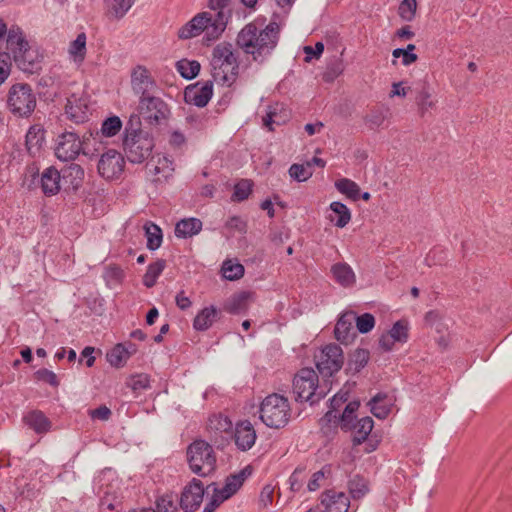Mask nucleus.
Segmentation results:
<instances>
[{
    "mask_svg": "<svg viewBox=\"0 0 512 512\" xmlns=\"http://www.w3.org/2000/svg\"><path fill=\"white\" fill-rule=\"evenodd\" d=\"M280 27L270 22L264 28L256 22L246 24L238 33L237 46L246 54L252 55L254 61L262 62L277 46Z\"/></svg>",
    "mask_w": 512,
    "mask_h": 512,
    "instance_id": "f257e3e1",
    "label": "nucleus"
},
{
    "mask_svg": "<svg viewBox=\"0 0 512 512\" xmlns=\"http://www.w3.org/2000/svg\"><path fill=\"white\" fill-rule=\"evenodd\" d=\"M155 146L153 137L141 129L138 115H132L125 126L123 148L131 163H142L151 155Z\"/></svg>",
    "mask_w": 512,
    "mask_h": 512,
    "instance_id": "f03ea898",
    "label": "nucleus"
},
{
    "mask_svg": "<svg viewBox=\"0 0 512 512\" xmlns=\"http://www.w3.org/2000/svg\"><path fill=\"white\" fill-rule=\"evenodd\" d=\"M211 67L215 82L228 87L234 83L238 76L239 62L230 43L218 44L213 49Z\"/></svg>",
    "mask_w": 512,
    "mask_h": 512,
    "instance_id": "7ed1b4c3",
    "label": "nucleus"
},
{
    "mask_svg": "<svg viewBox=\"0 0 512 512\" xmlns=\"http://www.w3.org/2000/svg\"><path fill=\"white\" fill-rule=\"evenodd\" d=\"M259 413L261 421L267 427L280 429L288 424L291 417V408L286 397L273 393L263 399Z\"/></svg>",
    "mask_w": 512,
    "mask_h": 512,
    "instance_id": "20e7f679",
    "label": "nucleus"
},
{
    "mask_svg": "<svg viewBox=\"0 0 512 512\" xmlns=\"http://www.w3.org/2000/svg\"><path fill=\"white\" fill-rule=\"evenodd\" d=\"M187 461L191 471L200 476L206 477L216 469V455L213 447L205 440H194L187 447Z\"/></svg>",
    "mask_w": 512,
    "mask_h": 512,
    "instance_id": "39448f33",
    "label": "nucleus"
},
{
    "mask_svg": "<svg viewBox=\"0 0 512 512\" xmlns=\"http://www.w3.org/2000/svg\"><path fill=\"white\" fill-rule=\"evenodd\" d=\"M7 109L17 118L27 119L35 111L36 95L28 83H15L7 93Z\"/></svg>",
    "mask_w": 512,
    "mask_h": 512,
    "instance_id": "423d86ee",
    "label": "nucleus"
},
{
    "mask_svg": "<svg viewBox=\"0 0 512 512\" xmlns=\"http://www.w3.org/2000/svg\"><path fill=\"white\" fill-rule=\"evenodd\" d=\"M293 394L296 401L310 402L311 405L325 397V392L318 386V375L312 368H302L294 376Z\"/></svg>",
    "mask_w": 512,
    "mask_h": 512,
    "instance_id": "0eeeda50",
    "label": "nucleus"
},
{
    "mask_svg": "<svg viewBox=\"0 0 512 512\" xmlns=\"http://www.w3.org/2000/svg\"><path fill=\"white\" fill-rule=\"evenodd\" d=\"M139 115L150 125H159L166 121L170 114L168 104L160 97L151 95L139 99Z\"/></svg>",
    "mask_w": 512,
    "mask_h": 512,
    "instance_id": "6e6552de",
    "label": "nucleus"
},
{
    "mask_svg": "<svg viewBox=\"0 0 512 512\" xmlns=\"http://www.w3.org/2000/svg\"><path fill=\"white\" fill-rule=\"evenodd\" d=\"M315 362L318 372L323 377H331L337 373L344 364L342 348L334 343L324 346L315 355Z\"/></svg>",
    "mask_w": 512,
    "mask_h": 512,
    "instance_id": "1a4fd4ad",
    "label": "nucleus"
},
{
    "mask_svg": "<svg viewBox=\"0 0 512 512\" xmlns=\"http://www.w3.org/2000/svg\"><path fill=\"white\" fill-rule=\"evenodd\" d=\"M84 143L77 133L65 131L56 139L55 156L61 161H73L81 152L85 154Z\"/></svg>",
    "mask_w": 512,
    "mask_h": 512,
    "instance_id": "9d476101",
    "label": "nucleus"
},
{
    "mask_svg": "<svg viewBox=\"0 0 512 512\" xmlns=\"http://www.w3.org/2000/svg\"><path fill=\"white\" fill-rule=\"evenodd\" d=\"M204 486L201 480L193 478L184 488L180 496L179 505L184 512L197 511L204 497Z\"/></svg>",
    "mask_w": 512,
    "mask_h": 512,
    "instance_id": "9b49d317",
    "label": "nucleus"
},
{
    "mask_svg": "<svg viewBox=\"0 0 512 512\" xmlns=\"http://www.w3.org/2000/svg\"><path fill=\"white\" fill-rule=\"evenodd\" d=\"M131 87L139 99L154 95L157 84L149 70L142 65L136 66L131 72Z\"/></svg>",
    "mask_w": 512,
    "mask_h": 512,
    "instance_id": "f8f14e48",
    "label": "nucleus"
},
{
    "mask_svg": "<svg viewBox=\"0 0 512 512\" xmlns=\"http://www.w3.org/2000/svg\"><path fill=\"white\" fill-rule=\"evenodd\" d=\"M125 161L121 153L110 149L101 155L98 162L99 174L108 180L118 178L124 170Z\"/></svg>",
    "mask_w": 512,
    "mask_h": 512,
    "instance_id": "ddd939ff",
    "label": "nucleus"
},
{
    "mask_svg": "<svg viewBox=\"0 0 512 512\" xmlns=\"http://www.w3.org/2000/svg\"><path fill=\"white\" fill-rule=\"evenodd\" d=\"M213 95L212 81L197 82L196 84L189 85L184 91V100L187 104H192L197 107H205Z\"/></svg>",
    "mask_w": 512,
    "mask_h": 512,
    "instance_id": "4468645a",
    "label": "nucleus"
},
{
    "mask_svg": "<svg viewBox=\"0 0 512 512\" xmlns=\"http://www.w3.org/2000/svg\"><path fill=\"white\" fill-rule=\"evenodd\" d=\"M231 0H208V7L215 11L213 34L219 37L232 17Z\"/></svg>",
    "mask_w": 512,
    "mask_h": 512,
    "instance_id": "2eb2a0df",
    "label": "nucleus"
},
{
    "mask_svg": "<svg viewBox=\"0 0 512 512\" xmlns=\"http://www.w3.org/2000/svg\"><path fill=\"white\" fill-rule=\"evenodd\" d=\"M233 438L237 449L246 452L254 446L257 434L249 420H242L236 423Z\"/></svg>",
    "mask_w": 512,
    "mask_h": 512,
    "instance_id": "dca6fc26",
    "label": "nucleus"
},
{
    "mask_svg": "<svg viewBox=\"0 0 512 512\" xmlns=\"http://www.w3.org/2000/svg\"><path fill=\"white\" fill-rule=\"evenodd\" d=\"M355 313H343L334 329L335 338L342 344L348 345L356 337V329L354 328Z\"/></svg>",
    "mask_w": 512,
    "mask_h": 512,
    "instance_id": "f3484780",
    "label": "nucleus"
},
{
    "mask_svg": "<svg viewBox=\"0 0 512 512\" xmlns=\"http://www.w3.org/2000/svg\"><path fill=\"white\" fill-rule=\"evenodd\" d=\"M321 504L324 506L325 512H348L350 500L344 492L331 489L321 494Z\"/></svg>",
    "mask_w": 512,
    "mask_h": 512,
    "instance_id": "a211bd4d",
    "label": "nucleus"
},
{
    "mask_svg": "<svg viewBox=\"0 0 512 512\" xmlns=\"http://www.w3.org/2000/svg\"><path fill=\"white\" fill-rule=\"evenodd\" d=\"M147 168L156 176L155 181H167L174 172L173 160L166 155H157L148 163Z\"/></svg>",
    "mask_w": 512,
    "mask_h": 512,
    "instance_id": "6ab92c4d",
    "label": "nucleus"
},
{
    "mask_svg": "<svg viewBox=\"0 0 512 512\" xmlns=\"http://www.w3.org/2000/svg\"><path fill=\"white\" fill-rule=\"evenodd\" d=\"M67 117L75 123H83L88 119V106L86 101L75 94L67 98L65 106Z\"/></svg>",
    "mask_w": 512,
    "mask_h": 512,
    "instance_id": "aec40b11",
    "label": "nucleus"
},
{
    "mask_svg": "<svg viewBox=\"0 0 512 512\" xmlns=\"http://www.w3.org/2000/svg\"><path fill=\"white\" fill-rule=\"evenodd\" d=\"M61 174L60 171L54 167L49 166L45 168L41 174V189L45 196L56 195L61 189Z\"/></svg>",
    "mask_w": 512,
    "mask_h": 512,
    "instance_id": "412c9836",
    "label": "nucleus"
},
{
    "mask_svg": "<svg viewBox=\"0 0 512 512\" xmlns=\"http://www.w3.org/2000/svg\"><path fill=\"white\" fill-rule=\"evenodd\" d=\"M25 145L30 156L35 157L45 143V130L40 124L32 125L26 133Z\"/></svg>",
    "mask_w": 512,
    "mask_h": 512,
    "instance_id": "4be33fe9",
    "label": "nucleus"
},
{
    "mask_svg": "<svg viewBox=\"0 0 512 512\" xmlns=\"http://www.w3.org/2000/svg\"><path fill=\"white\" fill-rule=\"evenodd\" d=\"M415 103L420 116H424L430 109L436 105V101L432 99V94L427 83H421L415 89Z\"/></svg>",
    "mask_w": 512,
    "mask_h": 512,
    "instance_id": "5701e85b",
    "label": "nucleus"
},
{
    "mask_svg": "<svg viewBox=\"0 0 512 512\" xmlns=\"http://www.w3.org/2000/svg\"><path fill=\"white\" fill-rule=\"evenodd\" d=\"M331 273L335 282L344 288L352 287L356 282L353 269L345 262L332 265Z\"/></svg>",
    "mask_w": 512,
    "mask_h": 512,
    "instance_id": "b1692460",
    "label": "nucleus"
},
{
    "mask_svg": "<svg viewBox=\"0 0 512 512\" xmlns=\"http://www.w3.org/2000/svg\"><path fill=\"white\" fill-rule=\"evenodd\" d=\"M61 178L64 184H67L68 188L77 190L84 179V169L76 164L71 163L60 171Z\"/></svg>",
    "mask_w": 512,
    "mask_h": 512,
    "instance_id": "393cba45",
    "label": "nucleus"
},
{
    "mask_svg": "<svg viewBox=\"0 0 512 512\" xmlns=\"http://www.w3.org/2000/svg\"><path fill=\"white\" fill-rule=\"evenodd\" d=\"M202 226V221L198 218H185L176 223L174 233L177 238L186 239L199 234Z\"/></svg>",
    "mask_w": 512,
    "mask_h": 512,
    "instance_id": "a878e982",
    "label": "nucleus"
},
{
    "mask_svg": "<svg viewBox=\"0 0 512 512\" xmlns=\"http://www.w3.org/2000/svg\"><path fill=\"white\" fill-rule=\"evenodd\" d=\"M23 421L29 428L38 434L48 432L51 427L50 420L42 411L39 410H33L26 414Z\"/></svg>",
    "mask_w": 512,
    "mask_h": 512,
    "instance_id": "bb28decb",
    "label": "nucleus"
},
{
    "mask_svg": "<svg viewBox=\"0 0 512 512\" xmlns=\"http://www.w3.org/2000/svg\"><path fill=\"white\" fill-rule=\"evenodd\" d=\"M219 311L213 305L200 310L193 320V328L196 331H206L216 321Z\"/></svg>",
    "mask_w": 512,
    "mask_h": 512,
    "instance_id": "cd10ccee",
    "label": "nucleus"
},
{
    "mask_svg": "<svg viewBox=\"0 0 512 512\" xmlns=\"http://www.w3.org/2000/svg\"><path fill=\"white\" fill-rule=\"evenodd\" d=\"M134 4V0H104L107 16L121 20Z\"/></svg>",
    "mask_w": 512,
    "mask_h": 512,
    "instance_id": "c85d7f7f",
    "label": "nucleus"
},
{
    "mask_svg": "<svg viewBox=\"0 0 512 512\" xmlns=\"http://www.w3.org/2000/svg\"><path fill=\"white\" fill-rule=\"evenodd\" d=\"M374 426V421L371 417L366 416L358 420L357 422L352 423L353 431V444L355 446L363 443L371 433Z\"/></svg>",
    "mask_w": 512,
    "mask_h": 512,
    "instance_id": "c756f323",
    "label": "nucleus"
},
{
    "mask_svg": "<svg viewBox=\"0 0 512 512\" xmlns=\"http://www.w3.org/2000/svg\"><path fill=\"white\" fill-rule=\"evenodd\" d=\"M13 59L17 66L25 72H32L37 65V56L34 51L30 49L29 43L27 44V47H23L21 51H15Z\"/></svg>",
    "mask_w": 512,
    "mask_h": 512,
    "instance_id": "7c9ffc66",
    "label": "nucleus"
},
{
    "mask_svg": "<svg viewBox=\"0 0 512 512\" xmlns=\"http://www.w3.org/2000/svg\"><path fill=\"white\" fill-rule=\"evenodd\" d=\"M331 211L337 216L334 218L329 216V220L338 228L345 227L351 220V212L349 208L342 202L334 201L330 204Z\"/></svg>",
    "mask_w": 512,
    "mask_h": 512,
    "instance_id": "2f4dec72",
    "label": "nucleus"
},
{
    "mask_svg": "<svg viewBox=\"0 0 512 512\" xmlns=\"http://www.w3.org/2000/svg\"><path fill=\"white\" fill-rule=\"evenodd\" d=\"M86 34L79 33L75 40H73L68 49L70 58L77 64H82L86 56Z\"/></svg>",
    "mask_w": 512,
    "mask_h": 512,
    "instance_id": "473e14b6",
    "label": "nucleus"
},
{
    "mask_svg": "<svg viewBox=\"0 0 512 512\" xmlns=\"http://www.w3.org/2000/svg\"><path fill=\"white\" fill-rule=\"evenodd\" d=\"M7 49L11 51L13 56L15 51H21L23 47H27L28 41L25 39L20 27L12 26L7 32Z\"/></svg>",
    "mask_w": 512,
    "mask_h": 512,
    "instance_id": "72a5a7b5",
    "label": "nucleus"
},
{
    "mask_svg": "<svg viewBox=\"0 0 512 512\" xmlns=\"http://www.w3.org/2000/svg\"><path fill=\"white\" fill-rule=\"evenodd\" d=\"M192 22H194V25L196 28L200 31V33L206 31V34L209 39L215 40L218 37L214 36L213 34V24L214 21V15H212L209 12H201L196 14L192 19Z\"/></svg>",
    "mask_w": 512,
    "mask_h": 512,
    "instance_id": "f704fd0d",
    "label": "nucleus"
},
{
    "mask_svg": "<svg viewBox=\"0 0 512 512\" xmlns=\"http://www.w3.org/2000/svg\"><path fill=\"white\" fill-rule=\"evenodd\" d=\"M250 475L251 469L249 466H247L240 470L238 473L228 476L223 486L225 491H229L232 496L235 495Z\"/></svg>",
    "mask_w": 512,
    "mask_h": 512,
    "instance_id": "c9c22d12",
    "label": "nucleus"
},
{
    "mask_svg": "<svg viewBox=\"0 0 512 512\" xmlns=\"http://www.w3.org/2000/svg\"><path fill=\"white\" fill-rule=\"evenodd\" d=\"M145 234L147 238V248L151 251L158 249L163 240L161 228L153 222H146L144 225Z\"/></svg>",
    "mask_w": 512,
    "mask_h": 512,
    "instance_id": "e433bc0d",
    "label": "nucleus"
},
{
    "mask_svg": "<svg viewBox=\"0 0 512 512\" xmlns=\"http://www.w3.org/2000/svg\"><path fill=\"white\" fill-rule=\"evenodd\" d=\"M165 266L166 261L164 259H158L157 261L150 263L143 276V285L147 288H152L156 284L158 277L165 269Z\"/></svg>",
    "mask_w": 512,
    "mask_h": 512,
    "instance_id": "4c0bfd02",
    "label": "nucleus"
},
{
    "mask_svg": "<svg viewBox=\"0 0 512 512\" xmlns=\"http://www.w3.org/2000/svg\"><path fill=\"white\" fill-rule=\"evenodd\" d=\"M200 63L196 60L181 59L176 63L178 73L185 79L191 80L200 72Z\"/></svg>",
    "mask_w": 512,
    "mask_h": 512,
    "instance_id": "58836bf2",
    "label": "nucleus"
},
{
    "mask_svg": "<svg viewBox=\"0 0 512 512\" xmlns=\"http://www.w3.org/2000/svg\"><path fill=\"white\" fill-rule=\"evenodd\" d=\"M360 407V402L357 400L350 401L341 416H339L341 429L344 431H349L352 429V423L354 422L356 416L355 413Z\"/></svg>",
    "mask_w": 512,
    "mask_h": 512,
    "instance_id": "ea45409f",
    "label": "nucleus"
},
{
    "mask_svg": "<svg viewBox=\"0 0 512 512\" xmlns=\"http://www.w3.org/2000/svg\"><path fill=\"white\" fill-rule=\"evenodd\" d=\"M335 187L340 193L346 195L352 200H357L360 196L359 185L348 178L337 180L335 182Z\"/></svg>",
    "mask_w": 512,
    "mask_h": 512,
    "instance_id": "a19ab883",
    "label": "nucleus"
},
{
    "mask_svg": "<svg viewBox=\"0 0 512 512\" xmlns=\"http://www.w3.org/2000/svg\"><path fill=\"white\" fill-rule=\"evenodd\" d=\"M249 293L241 292L234 295L230 301L226 304L225 310L230 314H240L247 309V301Z\"/></svg>",
    "mask_w": 512,
    "mask_h": 512,
    "instance_id": "79ce46f5",
    "label": "nucleus"
},
{
    "mask_svg": "<svg viewBox=\"0 0 512 512\" xmlns=\"http://www.w3.org/2000/svg\"><path fill=\"white\" fill-rule=\"evenodd\" d=\"M278 104L271 106L267 114L263 117V125L268 128L269 131H273V125H281L286 122L289 118V114L284 111V115L277 112Z\"/></svg>",
    "mask_w": 512,
    "mask_h": 512,
    "instance_id": "37998d69",
    "label": "nucleus"
},
{
    "mask_svg": "<svg viewBox=\"0 0 512 512\" xmlns=\"http://www.w3.org/2000/svg\"><path fill=\"white\" fill-rule=\"evenodd\" d=\"M288 172L290 177L298 182L307 181L313 175L311 162H306V164H292Z\"/></svg>",
    "mask_w": 512,
    "mask_h": 512,
    "instance_id": "c03bdc74",
    "label": "nucleus"
},
{
    "mask_svg": "<svg viewBox=\"0 0 512 512\" xmlns=\"http://www.w3.org/2000/svg\"><path fill=\"white\" fill-rule=\"evenodd\" d=\"M124 351V347L121 344H116L106 354V359L109 364L116 368L123 367L128 360L127 354H125Z\"/></svg>",
    "mask_w": 512,
    "mask_h": 512,
    "instance_id": "a18cd8bd",
    "label": "nucleus"
},
{
    "mask_svg": "<svg viewBox=\"0 0 512 512\" xmlns=\"http://www.w3.org/2000/svg\"><path fill=\"white\" fill-rule=\"evenodd\" d=\"M121 128V119L118 116L113 115L102 122L100 133L104 137H113L120 132Z\"/></svg>",
    "mask_w": 512,
    "mask_h": 512,
    "instance_id": "49530a36",
    "label": "nucleus"
},
{
    "mask_svg": "<svg viewBox=\"0 0 512 512\" xmlns=\"http://www.w3.org/2000/svg\"><path fill=\"white\" fill-rule=\"evenodd\" d=\"M223 276L230 280H238L244 275V266L232 260H225L222 265Z\"/></svg>",
    "mask_w": 512,
    "mask_h": 512,
    "instance_id": "de8ad7c7",
    "label": "nucleus"
},
{
    "mask_svg": "<svg viewBox=\"0 0 512 512\" xmlns=\"http://www.w3.org/2000/svg\"><path fill=\"white\" fill-rule=\"evenodd\" d=\"M417 0H402L398 7V15L405 22H412L416 17Z\"/></svg>",
    "mask_w": 512,
    "mask_h": 512,
    "instance_id": "09e8293b",
    "label": "nucleus"
},
{
    "mask_svg": "<svg viewBox=\"0 0 512 512\" xmlns=\"http://www.w3.org/2000/svg\"><path fill=\"white\" fill-rule=\"evenodd\" d=\"M388 109H372L364 118L365 123L372 130L379 128L387 118Z\"/></svg>",
    "mask_w": 512,
    "mask_h": 512,
    "instance_id": "8fccbe9b",
    "label": "nucleus"
},
{
    "mask_svg": "<svg viewBox=\"0 0 512 512\" xmlns=\"http://www.w3.org/2000/svg\"><path fill=\"white\" fill-rule=\"evenodd\" d=\"M208 428L216 432H228L232 429V422L229 417L222 414L213 415L209 418Z\"/></svg>",
    "mask_w": 512,
    "mask_h": 512,
    "instance_id": "3c124183",
    "label": "nucleus"
},
{
    "mask_svg": "<svg viewBox=\"0 0 512 512\" xmlns=\"http://www.w3.org/2000/svg\"><path fill=\"white\" fill-rule=\"evenodd\" d=\"M253 183L248 179H242L234 186L232 200L241 202L246 200L252 192Z\"/></svg>",
    "mask_w": 512,
    "mask_h": 512,
    "instance_id": "603ef678",
    "label": "nucleus"
},
{
    "mask_svg": "<svg viewBox=\"0 0 512 512\" xmlns=\"http://www.w3.org/2000/svg\"><path fill=\"white\" fill-rule=\"evenodd\" d=\"M331 474V467L329 465L323 466L319 471L312 474L307 488L309 491H316L324 485L325 479Z\"/></svg>",
    "mask_w": 512,
    "mask_h": 512,
    "instance_id": "864d4df0",
    "label": "nucleus"
},
{
    "mask_svg": "<svg viewBox=\"0 0 512 512\" xmlns=\"http://www.w3.org/2000/svg\"><path fill=\"white\" fill-rule=\"evenodd\" d=\"M409 325L406 320H398L388 331L390 336L396 340V342L405 343L408 340Z\"/></svg>",
    "mask_w": 512,
    "mask_h": 512,
    "instance_id": "5fc2aeb1",
    "label": "nucleus"
},
{
    "mask_svg": "<svg viewBox=\"0 0 512 512\" xmlns=\"http://www.w3.org/2000/svg\"><path fill=\"white\" fill-rule=\"evenodd\" d=\"M385 398V394L378 393L369 401L372 414L379 419L386 418L390 412V409L387 406L380 404Z\"/></svg>",
    "mask_w": 512,
    "mask_h": 512,
    "instance_id": "6e6d98bb",
    "label": "nucleus"
},
{
    "mask_svg": "<svg viewBox=\"0 0 512 512\" xmlns=\"http://www.w3.org/2000/svg\"><path fill=\"white\" fill-rule=\"evenodd\" d=\"M103 278L109 286L120 284L124 278V271L118 265H109L105 268Z\"/></svg>",
    "mask_w": 512,
    "mask_h": 512,
    "instance_id": "4d7b16f0",
    "label": "nucleus"
},
{
    "mask_svg": "<svg viewBox=\"0 0 512 512\" xmlns=\"http://www.w3.org/2000/svg\"><path fill=\"white\" fill-rule=\"evenodd\" d=\"M354 323L356 330L362 334L370 332L375 326V318L371 313H364L360 316L355 314Z\"/></svg>",
    "mask_w": 512,
    "mask_h": 512,
    "instance_id": "13d9d810",
    "label": "nucleus"
},
{
    "mask_svg": "<svg viewBox=\"0 0 512 512\" xmlns=\"http://www.w3.org/2000/svg\"><path fill=\"white\" fill-rule=\"evenodd\" d=\"M348 487L349 492L354 499H359L368 492V487L365 480L359 476H356L350 480Z\"/></svg>",
    "mask_w": 512,
    "mask_h": 512,
    "instance_id": "bf43d9fd",
    "label": "nucleus"
},
{
    "mask_svg": "<svg viewBox=\"0 0 512 512\" xmlns=\"http://www.w3.org/2000/svg\"><path fill=\"white\" fill-rule=\"evenodd\" d=\"M127 386L134 391L145 390L150 386V378L144 373L133 375L127 381Z\"/></svg>",
    "mask_w": 512,
    "mask_h": 512,
    "instance_id": "052dcab7",
    "label": "nucleus"
},
{
    "mask_svg": "<svg viewBox=\"0 0 512 512\" xmlns=\"http://www.w3.org/2000/svg\"><path fill=\"white\" fill-rule=\"evenodd\" d=\"M156 512H176L177 507L174 504L172 494H164L156 500Z\"/></svg>",
    "mask_w": 512,
    "mask_h": 512,
    "instance_id": "680f3d73",
    "label": "nucleus"
},
{
    "mask_svg": "<svg viewBox=\"0 0 512 512\" xmlns=\"http://www.w3.org/2000/svg\"><path fill=\"white\" fill-rule=\"evenodd\" d=\"M35 379L44 383H48L52 387H58L59 381L57 375L46 368H41L34 373Z\"/></svg>",
    "mask_w": 512,
    "mask_h": 512,
    "instance_id": "e2e57ef3",
    "label": "nucleus"
},
{
    "mask_svg": "<svg viewBox=\"0 0 512 512\" xmlns=\"http://www.w3.org/2000/svg\"><path fill=\"white\" fill-rule=\"evenodd\" d=\"M343 70L344 67L342 61L336 60L335 62L328 65L327 70L324 73V80L327 82L333 81L343 73Z\"/></svg>",
    "mask_w": 512,
    "mask_h": 512,
    "instance_id": "0e129e2a",
    "label": "nucleus"
},
{
    "mask_svg": "<svg viewBox=\"0 0 512 512\" xmlns=\"http://www.w3.org/2000/svg\"><path fill=\"white\" fill-rule=\"evenodd\" d=\"M11 61L8 53H0V86L10 75Z\"/></svg>",
    "mask_w": 512,
    "mask_h": 512,
    "instance_id": "69168bd1",
    "label": "nucleus"
},
{
    "mask_svg": "<svg viewBox=\"0 0 512 512\" xmlns=\"http://www.w3.org/2000/svg\"><path fill=\"white\" fill-rule=\"evenodd\" d=\"M201 33L191 20L178 30V37L183 40L199 36Z\"/></svg>",
    "mask_w": 512,
    "mask_h": 512,
    "instance_id": "338daca9",
    "label": "nucleus"
},
{
    "mask_svg": "<svg viewBox=\"0 0 512 512\" xmlns=\"http://www.w3.org/2000/svg\"><path fill=\"white\" fill-rule=\"evenodd\" d=\"M225 226L230 229L237 231L239 233H246L247 231V222L243 220L240 216H232L230 217Z\"/></svg>",
    "mask_w": 512,
    "mask_h": 512,
    "instance_id": "774afa93",
    "label": "nucleus"
}]
</instances>
